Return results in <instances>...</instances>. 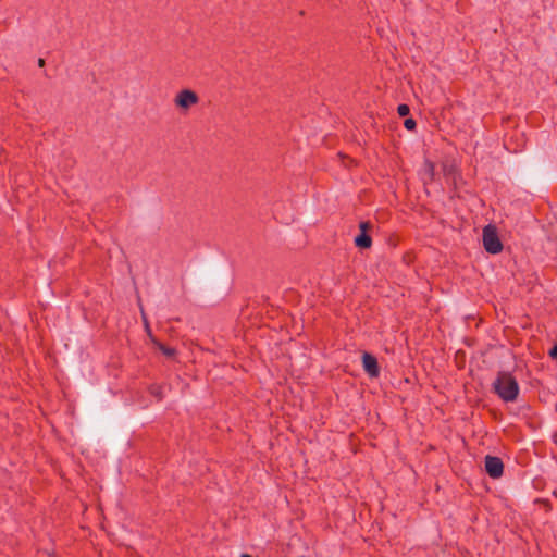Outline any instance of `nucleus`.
<instances>
[{"instance_id": "1", "label": "nucleus", "mask_w": 557, "mask_h": 557, "mask_svg": "<svg viewBox=\"0 0 557 557\" xmlns=\"http://www.w3.org/2000/svg\"><path fill=\"white\" fill-rule=\"evenodd\" d=\"M494 392L506 403L515 401L519 394V385L509 372H499L493 383Z\"/></svg>"}, {"instance_id": "2", "label": "nucleus", "mask_w": 557, "mask_h": 557, "mask_svg": "<svg viewBox=\"0 0 557 557\" xmlns=\"http://www.w3.org/2000/svg\"><path fill=\"white\" fill-rule=\"evenodd\" d=\"M199 103V96L191 89H182L173 98L174 107L181 113H187Z\"/></svg>"}, {"instance_id": "3", "label": "nucleus", "mask_w": 557, "mask_h": 557, "mask_svg": "<svg viewBox=\"0 0 557 557\" xmlns=\"http://www.w3.org/2000/svg\"><path fill=\"white\" fill-rule=\"evenodd\" d=\"M482 240L484 249L488 253L496 255L503 250V244L498 237L497 230L492 224L483 228Z\"/></svg>"}, {"instance_id": "4", "label": "nucleus", "mask_w": 557, "mask_h": 557, "mask_svg": "<svg viewBox=\"0 0 557 557\" xmlns=\"http://www.w3.org/2000/svg\"><path fill=\"white\" fill-rule=\"evenodd\" d=\"M484 467L486 473L492 479H499L504 473V463L499 457L487 455L485 457Z\"/></svg>"}, {"instance_id": "5", "label": "nucleus", "mask_w": 557, "mask_h": 557, "mask_svg": "<svg viewBox=\"0 0 557 557\" xmlns=\"http://www.w3.org/2000/svg\"><path fill=\"white\" fill-rule=\"evenodd\" d=\"M504 145L509 151L512 152L521 150L525 145L523 134L518 132H515L511 136L506 134Z\"/></svg>"}, {"instance_id": "6", "label": "nucleus", "mask_w": 557, "mask_h": 557, "mask_svg": "<svg viewBox=\"0 0 557 557\" xmlns=\"http://www.w3.org/2000/svg\"><path fill=\"white\" fill-rule=\"evenodd\" d=\"M362 366H363V369L366 370V372L371 377L379 376V373H380L379 364H377L376 358L373 357L371 354L363 352V355H362Z\"/></svg>"}, {"instance_id": "7", "label": "nucleus", "mask_w": 557, "mask_h": 557, "mask_svg": "<svg viewBox=\"0 0 557 557\" xmlns=\"http://www.w3.org/2000/svg\"><path fill=\"white\" fill-rule=\"evenodd\" d=\"M370 227L368 222L360 223L361 234L355 238V244L359 248H369L371 246V237L367 234V230Z\"/></svg>"}, {"instance_id": "8", "label": "nucleus", "mask_w": 557, "mask_h": 557, "mask_svg": "<svg viewBox=\"0 0 557 557\" xmlns=\"http://www.w3.org/2000/svg\"><path fill=\"white\" fill-rule=\"evenodd\" d=\"M143 320H144V324H145L147 334L150 337L151 342L156 345V347H158L166 357H169V358L173 357L175 355V350L173 348L164 346L162 343H160L157 338H154L152 336L149 323L144 313H143Z\"/></svg>"}, {"instance_id": "9", "label": "nucleus", "mask_w": 557, "mask_h": 557, "mask_svg": "<svg viewBox=\"0 0 557 557\" xmlns=\"http://www.w3.org/2000/svg\"><path fill=\"white\" fill-rule=\"evenodd\" d=\"M397 112L400 116H407L410 112V109L407 104H399L397 108Z\"/></svg>"}, {"instance_id": "10", "label": "nucleus", "mask_w": 557, "mask_h": 557, "mask_svg": "<svg viewBox=\"0 0 557 557\" xmlns=\"http://www.w3.org/2000/svg\"><path fill=\"white\" fill-rule=\"evenodd\" d=\"M404 125L408 131H413L416 128V121L413 119H407Z\"/></svg>"}, {"instance_id": "11", "label": "nucleus", "mask_w": 557, "mask_h": 557, "mask_svg": "<svg viewBox=\"0 0 557 557\" xmlns=\"http://www.w3.org/2000/svg\"><path fill=\"white\" fill-rule=\"evenodd\" d=\"M150 392H151V394H152V395H154V396H157V397H159V398L161 397V387H159V386H152V387L150 388Z\"/></svg>"}, {"instance_id": "12", "label": "nucleus", "mask_w": 557, "mask_h": 557, "mask_svg": "<svg viewBox=\"0 0 557 557\" xmlns=\"http://www.w3.org/2000/svg\"><path fill=\"white\" fill-rule=\"evenodd\" d=\"M549 356L553 358V359H556L557 358V344L549 350Z\"/></svg>"}, {"instance_id": "13", "label": "nucleus", "mask_w": 557, "mask_h": 557, "mask_svg": "<svg viewBox=\"0 0 557 557\" xmlns=\"http://www.w3.org/2000/svg\"><path fill=\"white\" fill-rule=\"evenodd\" d=\"M38 65H39L40 67H42V66L45 65V61H44V59H39V60H38Z\"/></svg>"}, {"instance_id": "14", "label": "nucleus", "mask_w": 557, "mask_h": 557, "mask_svg": "<svg viewBox=\"0 0 557 557\" xmlns=\"http://www.w3.org/2000/svg\"><path fill=\"white\" fill-rule=\"evenodd\" d=\"M240 557H251V556L248 554H243Z\"/></svg>"}]
</instances>
